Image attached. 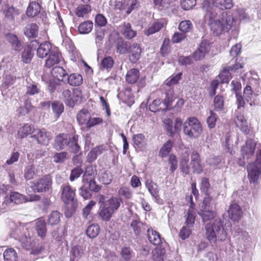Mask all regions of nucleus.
Masks as SVG:
<instances>
[{
    "instance_id": "1",
    "label": "nucleus",
    "mask_w": 261,
    "mask_h": 261,
    "mask_svg": "<svg viewBox=\"0 0 261 261\" xmlns=\"http://www.w3.org/2000/svg\"><path fill=\"white\" fill-rule=\"evenodd\" d=\"M233 6L232 0H204L202 10L205 12V19L208 21L211 31L216 35L229 30L238 31L237 20L230 15L223 13L218 18L220 10L230 9Z\"/></svg>"
},
{
    "instance_id": "2",
    "label": "nucleus",
    "mask_w": 261,
    "mask_h": 261,
    "mask_svg": "<svg viewBox=\"0 0 261 261\" xmlns=\"http://www.w3.org/2000/svg\"><path fill=\"white\" fill-rule=\"evenodd\" d=\"M206 236L211 243L215 244L217 241H224L227 237L220 219H216L213 223H208L205 225Z\"/></svg>"
},
{
    "instance_id": "3",
    "label": "nucleus",
    "mask_w": 261,
    "mask_h": 261,
    "mask_svg": "<svg viewBox=\"0 0 261 261\" xmlns=\"http://www.w3.org/2000/svg\"><path fill=\"white\" fill-rule=\"evenodd\" d=\"M202 132L201 124L195 117L189 118L183 123V132L190 138H198Z\"/></svg>"
},
{
    "instance_id": "4",
    "label": "nucleus",
    "mask_w": 261,
    "mask_h": 261,
    "mask_svg": "<svg viewBox=\"0 0 261 261\" xmlns=\"http://www.w3.org/2000/svg\"><path fill=\"white\" fill-rule=\"evenodd\" d=\"M256 153V162L250 163L247 166L248 176L251 182H255L261 173V145Z\"/></svg>"
},
{
    "instance_id": "5",
    "label": "nucleus",
    "mask_w": 261,
    "mask_h": 261,
    "mask_svg": "<svg viewBox=\"0 0 261 261\" xmlns=\"http://www.w3.org/2000/svg\"><path fill=\"white\" fill-rule=\"evenodd\" d=\"M172 94L173 91L169 90L166 93V98L164 99L163 103L161 102L160 99L154 100L149 106V110L155 113L161 110L165 111L168 109L171 106L172 102L173 100Z\"/></svg>"
},
{
    "instance_id": "6",
    "label": "nucleus",
    "mask_w": 261,
    "mask_h": 261,
    "mask_svg": "<svg viewBox=\"0 0 261 261\" xmlns=\"http://www.w3.org/2000/svg\"><path fill=\"white\" fill-rule=\"evenodd\" d=\"M52 178L50 175L31 182V188L34 192L41 193L49 190L51 188Z\"/></svg>"
},
{
    "instance_id": "7",
    "label": "nucleus",
    "mask_w": 261,
    "mask_h": 261,
    "mask_svg": "<svg viewBox=\"0 0 261 261\" xmlns=\"http://www.w3.org/2000/svg\"><path fill=\"white\" fill-rule=\"evenodd\" d=\"M210 49L209 43L206 41H202L199 45L197 50L193 53L192 56L195 61L203 59Z\"/></svg>"
},
{
    "instance_id": "8",
    "label": "nucleus",
    "mask_w": 261,
    "mask_h": 261,
    "mask_svg": "<svg viewBox=\"0 0 261 261\" xmlns=\"http://www.w3.org/2000/svg\"><path fill=\"white\" fill-rule=\"evenodd\" d=\"M31 137L36 140L38 144L43 145H47L50 140L46 132L39 128H33Z\"/></svg>"
},
{
    "instance_id": "9",
    "label": "nucleus",
    "mask_w": 261,
    "mask_h": 261,
    "mask_svg": "<svg viewBox=\"0 0 261 261\" xmlns=\"http://www.w3.org/2000/svg\"><path fill=\"white\" fill-rule=\"evenodd\" d=\"M48 58L45 61V67L51 68L59 63L61 60V55L57 49L54 48L50 53L47 56Z\"/></svg>"
},
{
    "instance_id": "10",
    "label": "nucleus",
    "mask_w": 261,
    "mask_h": 261,
    "mask_svg": "<svg viewBox=\"0 0 261 261\" xmlns=\"http://www.w3.org/2000/svg\"><path fill=\"white\" fill-rule=\"evenodd\" d=\"M35 43L38 44L39 42L37 40L32 41L29 45L24 48L21 53V60L24 63L28 64L32 61L34 56L33 47L34 46Z\"/></svg>"
},
{
    "instance_id": "11",
    "label": "nucleus",
    "mask_w": 261,
    "mask_h": 261,
    "mask_svg": "<svg viewBox=\"0 0 261 261\" xmlns=\"http://www.w3.org/2000/svg\"><path fill=\"white\" fill-rule=\"evenodd\" d=\"M75 191L69 185L62 186L61 199L65 203L71 202L74 197Z\"/></svg>"
},
{
    "instance_id": "12",
    "label": "nucleus",
    "mask_w": 261,
    "mask_h": 261,
    "mask_svg": "<svg viewBox=\"0 0 261 261\" xmlns=\"http://www.w3.org/2000/svg\"><path fill=\"white\" fill-rule=\"evenodd\" d=\"M145 186L155 201L158 203L162 204V200L159 194L158 186L150 179H147L146 181Z\"/></svg>"
},
{
    "instance_id": "13",
    "label": "nucleus",
    "mask_w": 261,
    "mask_h": 261,
    "mask_svg": "<svg viewBox=\"0 0 261 261\" xmlns=\"http://www.w3.org/2000/svg\"><path fill=\"white\" fill-rule=\"evenodd\" d=\"M15 80L16 77L15 76H13L10 73H8V72L5 73L3 83L0 87L3 95L5 96L7 94L9 87L14 84Z\"/></svg>"
},
{
    "instance_id": "14",
    "label": "nucleus",
    "mask_w": 261,
    "mask_h": 261,
    "mask_svg": "<svg viewBox=\"0 0 261 261\" xmlns=\"http://www.w3.org/2000/svg\"><path fill=\"white\" fill-rule=\"evenodd\" d=\"M20 229L16 228L10 234V237L15 239H18L21 243L22 246L25 249L29 250L32 247V239L28 238L26 236L19 237Z\"/></svg>"
},
{
    "instance_id": "15",
    "label": "nucleus",
    "mask_w": 261,
    "mask_h": 261,
    "mask_svg": "<svg viewBox=\"0 0 261 261\" xmlns=\"http://www.w3.org/2000/svg\"><path fill=\"white\" fill-rule=\"evenodd\" d=\"M129 59L131 62L136 63L140 58L142 49L140 45L138 43H134L129 46Z\"/></svg>"
},
{
    "instance_id": "16",
    "label": "nucleus",
    "mask_w": 261,
    "mask_h": 261,
    "mask_svg": "<svg viewBox=\"0 0 261 261\" xmlns=\"http://www.w3.org/2000/svg\"><path fill=\"white\" fill-rule=\"evenodd\" d=\"M228 213L230 219L234 222H238L242 216V211L240 206L236 203L230 204Z\"/></svg>"
},
{
    "instance_id": "17",
    "label": "nucleus",
    "mask_w": 261,
    "mask_h": 261,
    "mask_svg": "<svg viewBox=\"0 0 261 261\" xmlns=\"http://www.w3.org/2000/svg\"><path fill=\"white\" fill-rule=\"evenodd\" d=\"M69 140V135L65 134H60L56 137L54 148L57 150L63 149L67 146L68 141Z\"/></svg>"
},
{
    "instance_id": "18",
    "label": "nucleus",
    "mask_w": 261,
    "mask_h": 261,
    "mask_svg": "<svg viewBox=\"0 0 261 261\" xmlns=\"http://www.w3.org/2000/svg\"><path fill=\"white\" fill-rule=\"evenodd\" d=\"M256 145V144L251 139L246 141L245 145L241 149L242 154L244 158L249 159L253 154Z\"/></svg>"
},
{
    "instance_id": "19",
    "label": "nucleus",
    "mask_w": 261,
    "mask_h": 261,
    "mask_svg": "<svg viewBox=\"0 0 261 261\" xmlns=\"http://www.w3.org/2000/svg\"><path fill=\"white\" fill-rule=\"evenodd\" d=\"M53 50L51 44L45 41L41 43L37 50V55L39 58H44Z\"/></svg>"
},
{
    "instance_id": "20",
    "label": "nucleus",
    "mask_w": 261,
    "mask_h": 261,
    "mask_svg": "<svg viewBox=\"0 0 261 261\" xmlns=\"http://www.w3.org/2000/svg\"><path fill=\"white\" fill-rule=\"evenodd\" d=\"M235 123L237 127H239L240 130L245 134H248L249 128L248 126L247 119L241 113H238Z\"/></svg>"
},
{
    "instance_id": "21",
    "label": "nucleus",
    "mask_w": 261,
    "mask_h": 261,
    "mask_svg": "<svg viewBox=\"0 0 261 261\" xmlns=\"http://www.w3.org/2000/svg\"><path fill=\"white\" fill-rule=\"evenodd\" d=\"M85 248L81 246H74L70 251V261H77L84 255Z\"/></svg>"
},
{
    "instance_id": "22",
    "label": "nucleus",
    "mask_w": 261,
    "mask_h": 261,
    "mask_svg": "<svg viewBox=\"0 0 261 261\" xmlns=\"http://www.w3.org/2000/svg\"><path fill=\"white\" fill-rule=\"evenodd\" d=\"M122 202V199L117 197H112L105 202L104 204L112 211L115 212L119 208L121 203Z\"/></svg>"
},
{
    "instance_id": "23",
    "label": "nucleus",
    "mask_w": 261,
    "mask_h": 261,
    "mask_svg": "<svg viewBox=\"0 0 261 261\" xmlns=\"http://www.w3.org/2000/svg\"><path fill=\"white\" fill-rule=\"evenodd\" d=\"M36 230L37 234L41 238H44L46 234L47 228L46 223L42 218L36 220Z\"/></svg>"
},
{
    "instance_id": "24",
    "label": "nucleus",
    "mask_w": 261,
    "mask_h": 261,
    "mask_svg": "<svg viewBox=\"0 0 261 261\" xmlns=\"http://www.w3.org/2000/svg\"><path fill=\"white\" fill-rule=\"evenodd\" d=\"M7 40L11 44L13 49L15 50H20L22 46L18 37L14 34H8L6 36Z\"/></svg>"
},
{
    "instance_id": "25",
    "label": "nucleus",
    "mask_w": 261,
    "mask_h": 261,
    "mask_svg": "<svg viewBox=\"0 0 261 261\" xmlns=\"http://www.w3.org/2000/svg\"><path fill=\"white\" fill-rule=\"evenodd\" d=\"M38 33V27L37 24L32 23L28 24L24 30V35L28 38H35Z\"/></svg>"
},
{
    "instance_id": "26",
    "label": "nucleus",
    "mask_w": 261,
    "mask_h": 261,
    "mask_svg": "<svg viewBox=\"0 0 261 261\" xmlns=\"http://www.w3.org/2000/svg\"><path fill=\"white\" fill-rule=\"evenodd\" d=\"M91 115V113L87 109H82L77 115V121L80 124L86 126Z\"/></svg>"
},
{
    "instance_id": "27",
    "label": "nucleus",
    "mask_w": 261,
    "mask_h": 261,
    "mask_svg": "<svg viewBox=\"0 0 261 261\" xmlns=\"http://www.w3.org/2000/svg\"><path fill=\"white\" fill-rule=\"evenodd\" d=\"M189 158L188 154H184L181 157L179 162V167L181 172L186 175L190 173V168L189 165Z\"/></svg>"
},
{
    "instance_id": "28",
    "label": "nucleus",
    "mask_w": 261,
    "mask_h": 261,
    "mask_svg": "<svg viewBox=\"0 0 261 261\" xmlns=\"http://www.w3.org/2000/svg\"><path fill=\"white\" fill-rule=\"evenodd\" d=\"M115 48L117 53L125 54L128 51L129 46L126 41L121 38H118L115 41Z\"/></svg>"
},
{
    "instance_id": "29",
    "label": "nucleus",
    "mask_w": 261,
    "mask_h": 261,
    "mask_svg": "<svg viewBox=\"0 0 261 261\" xmlns=\"http://www.w3.org/2000/svg\"><path fill=\"white\" fill-rule=\"evenodd\" d=\"M122 34L127 39H132L136 36V32L133 30L129 23H123L120 26Z\"/></svg>"
},
{
    "instance_id": "30",
    "label": "nucleus",
    "mask_w": 261,
    "mask_h": 261,
    "mask_svg": "<svg viewBox=\"0 0 261 261\" xmlns=\"http://www.w3.org/2000/svg\"><path fill=\"white\" fill-rule=\"evenodd\" d=\"M147 237L149 242L154 245H158L161 243V238L159 233L152 229L147 230Z\"/></svg>"
},
{
    "instance_id": "31",
    "label": "nucleus",
    "mask_w": 261,
    "mask_h": 261,
    "mask_svg": "<svg viewBox=\"0 0 261 261\" xmlns=\"http://www.w3.org/2000/svg\"><path fill=\"white\" fill-rule=\"evenodd\" d=\"M50 72L52 76L58 80V81H63V78L67 75L66 70L60 66L54 67Z\"/></svg>"
},
{
    "instance_id": "32",
    "label": "nucleus",
    "mask_w": 261,
    "mask_h": 261,
    "mask_svg": "<svg viewBox=\"0 0 261 261\" xmlns=\"http://www.w3.org/2000/svg\"><path fill=\"white\" fill-rule=\"evenodd\" d=\"M40 9L41 7L39 3L32 2L28 6L26 13L28 16L33 17L39 13Z\"/></svg>"
},
{
    "instance_id": "33",
    "label": "nucleus",
    "mask_w": 261,
    "mask_h": 261,
    "mask_svg": "<svg viewBox=\"0 0 261 261\" xmlns=\"http://www.w3.org/2000/svg\"><path fill=\"white\" fill-rule=\"evenodd\" d=\"M198 214L203 222L213 219L216 217V213L211 209H200Z\"/></svg>"
},
{
    "instance_id": "34",
    "label": "nucleus",
    "mask_w": 261,
    "mask_h": 261,
    "mask_svg": "<svg viewBox=\"0 0 261 261\" xmlns=\"http://www.w3.org/2000/svg\"><path fill=\"white\" fill-rule=\"evenodd\" d=\"M67 83L72 86H79L83 83V77L80 74L72 73L68 76Z\"/></svg>"
},
{
    "instance_id": "35",
    "label": "nucleus",
    "mask_w": 261,
    "mask_h": 261,
    "mask_svg": "<svg viewBox=\"0 0 261 261\" xmlns=\"http://www.w3.org/2000/svg\"><path fill=\"white\" fill-rule=\"evenodd\" d=\"M91 11V6L89 5H81L75 10V13L77 17H84Z\"/></svg>"
},
{
    "instance_id": "36",
    "label": "nucleus",
    "mask_w": 261,
    "mask_h": 261,
    "mask_svg": "<svg viewBox=\"0 0 261 261\" xmlns=\"http://www.w3.org/2000/svg\"><path fill=\"white\" fill-rule=\"evenodd\" d=\"M139 71L133 68L127 71L125 78L126 81L129 84L135 83L139 77Z\"/></svg>"
},
{
    "instance_id": "37",
    "label": "nucleus",
    "mask_w": 261,
    "mask_h": 261,
    "mask_svg": "<svg viewBox=\"0 0 261 261\" xmlns=\"http://www.w3.org/2000/svg\"><path fill=\"white\" fill-rule=\"evenodd\" d=\"M40 92V88L34 82L27 83L25 86V95H34Z\"/></svg>"
},
{
    "instance_id": "38",
    "label": "nucleus",
    "mask_w": 261,
    "mask_h": 261,
    "mask_svg": "<svg viewBox=\"0 0 261 261\" xmlns=\"http://www.w3.org/2000/svg\"><path fill=\"white\" fill-rule=\"evenodd\" d=\"M37 175V170L34 165H29L24 170V178L29 180L33 179Z\"/></svg>"
},
{
    "instance_id": "39",
    "label": "nucleus",
    "mask_w": 261,
    "mask_h": 261,
    "mask_svg": "<svg viewBox=\"0 0 261 261\" xmlns=\"http://www.w3.org/2000/svg\"><path fill=\"white\" fill-rule=\"evenodd\" d=\"M10 200L15 204H20L26 202V197L17 192H13L10 195Z\"/></svg>"
},
{
    "instance_id": "40",
    "label": "nucleus",
    "mask_w": 261,
    "mask_h": 261,
    "mask_svg": "<svg viewBox=\"0 0 261 261\" xmlns=\"http://www.w3.org/2000/svg\"><path fill=\"white\" fill-rule=\"evenodd\" d=\"M62 214L57 211H54L48 216L47 222L51 226L57 225L60 222Z\"/></svg>"
},
{
    "instance_id": "41",
    "label": "nucleus",
    "mask_w": 261,
    "mask_h": 261,
    "mask_svg": "<svg viewBox=\"0 0 261 261\" xmlns=\"http://www.w3.org/2000/svg\"><path fill=\"white\" fill-rule=\"evenodd\" d=\"M71 152L76 153L79 152L80 146L77 144V136H70V140L68 141L67 146Z\"/></svg>"
},
{
    "instance_id": "42",
    "label": "nucleus",
    "mask_w": 261,
    "mask_h": 261,
    "mask_svg": "<svg viewBox=\"0 0 261 261\" xmlns=\"http://www.w3.org/2000/svg\"><path fill=\"white\" fill-rule=\"evenodd\" d=\"M173 142L170 140L165 143L160 150V156L162 158L166 157L171 151L173 147Z\"/></svg>"
},
{
    "instance_id": "43",
    "label": "nucleus",
    "mask_w": 261,
    "mask_h": 261,
    "mask_svg": "<svg viewBox=\"0 0 261 261\" xmlns=\"http://www.w3.org/2000/svg\"><path fill=\"white\" fill-rule=\"evenodd\" d=\"M62 95L65 103L69 107H73L74 100L72 97V92L69 89H65L62 92Z\"/></svg>"
},
{
    "instance_id": "44",
    "label": "nucleus",
    "mask_w": 261,
    "mask_h": 261,
    "mask_svg": "<svg viewBox=\"0 0 261 261\" xmlns=\"http://www.w3.org/2000/svg\"><path fill=\"white\" fill-rule=\"evenodd\" d=\"M5 261H16L17 253L13 248H9L6 250L3 253Z\"/></svg>"
},
{
    "instance_id": "45",
    "label": "nucleus",
    "mask_w": 261,
    "mask_h": 261,
    "mask_svg": "<svg viewBox=\"0 0 261 261\" xmlns=\"http://www.w3.org/2000/svg\"><path fill=\"white\" fill-rule=\"evenodd\" d=\"M92 28L93 22L88 20L81 23L79 26L78 30L80 34H85L89 33Z\"/></svg>"
},
{
    "instance_id": "46",
    "label": "nucleus",
    "mask_w": 261,
    "mask_h": 261,
    "mask_svg": "<svg viewBox=\"0 0 261 261\" xmlns=\"http://www.w3.org/2000/svg\"><path fill=\"white\" fill-rule=\"evenodd\" d=\"M140 6L138 0H126V13L129 14L133 11L138 10Z\"/></svg>"
},
{
    "instance_id": "47",
    "label": "nucleus",
    "mask_w": 261,
    "mask_h": 261,
    "mask_svg": "<svg viewBox=\"0 0 261 261\" xmlns=\"http://www.w3.org/2000/svg\"><path fill=\"white\" fill-rule=\"evenodd\" d=\"M165 250L160 247H156L152 251V259L154 261H163Z\"/></svg>"
},
{
    "instance_id": "48",
    "label": "nucleus",
    "mask_w": 261,
    "mask_h": 261,
    "mask_svg": "<svg viewBox=\"0 0 261 261\" xmlns=\"http://www.w3.org/2000/svg\"><path fill=\"white\" fill-rule=\"evenodd\" d=\"M114 213L104 204L99 213V216L103 221H109Z\"/></svg>"
},
{
    "instance_id": "49",
    "label": "nucleus",
    "mask_w": 261,
    "mask_h": 261,
    "mask_svg": "<svg viewBox=\"0 0 261 261\" xmlns=\"http://www.w3.org/2000/svg\"><path fill=\"white\" fill-rule=\"evenodd\" d=\"M214 107L215 111L221 112L224 109V97L220 95H217L214 98Z\"/></svg>"
},
{
    "instance_id": "50",
    "label": "nucleus",
    "mask_w": 261,
    "mask_h": 261,
    "mask_svg": "<svg viewBox=\"0 0 261 261\" xmlns=\"http://www.w3.org/2000/svg\"><path fill=\"white\" fill-rule=\"evenodd\" d=\"M163 27V22L162 21L154 22L148 30L145 31V34L149 36L160 31Z\"/></svg>"
},
{
    "instance_id": "51",
    "label": "nucleus",
    "mask_w": 261,
    "mask_h": 261,
    "mask_svg": "<svg viewBox=\"0 0 261 261\" xmlns=\"http://www.w3.org/2000/svg\"><path fill=\"white\" fill-rule=\"evenodd\" d=\"M51 108L56 118L60 116L64 109L63 105L58 101H54L51 103Z\"/></svg>"
},
{
    "instance_id": "52",
    "label": "nucleus",
    "mask_w": 261,
    "mask_h": 261,
    "mask_svg": "<svg viewBox=\"0 0 261 261\" xmlns=\"http://www.w3.org/2000/svg\"><path fill=\"white\" fill-rule=\"evenodd\" d=\"M145 136L142 134L134 135L133 137V142L135 146L139 148H142L144 147Z\"/></svg>"
},
{
    "instance_id": "53",
    "label": "nucleus",
    "mask_w": 261,
    "mask_h": 261,
    "mask_svg": "<svg viewBox=\"0 0 261 261\" xmlns=\"http://www.w3.org/2000/svg\"><path fill=\"white\" fill-rule=\"evenodd\" d=\"M19 15L18 10L13 7L8 8L5 12V17L10 21H14V19Z\"/></svg>"
},
{
    "instance_id": "54",
    "label": "nucleus",
    "mask_w": 261,
    "mask_h": 261,
    "mask_svg": "<svg viewBox=\"0 0 261 261\" xmlns=\"http://www.w3.org/2000/svg\"><path fill=\"white\" fill-rule=\"evenodd\" d=\"M95 175L96 173L93 170V167L91 165L88 166L83 175V181H88L90 179H94Z\"/></svg>"
},
{
    "instance_id": "55",
    "label": "nucleus",
    "mask_w": 261,
    "mask_h": 261,
    "mask_svg": "<svg viewBox=\"0 0 261 261\" xmlns=\"http://www.w3.org/2000/svg\"><path fill=\"white\" fill-rule=\"evenodd\" d=\"M33 129L31 125L28 124H25L22 127L20 128L18 131V136L20 138H23L26 137L29 134L32 135Z\"/></svg>"
},
{
    "instance_id": "56",
    "label": "nucleus",
    "mask_w": 261,
    "mask_h": 261,
    "mask_svg": "<svg viewBox=\"0 0 261 261\" xmlns=\"http://www.w3.org/2000/svg\"><path fill=\"white\" fill-rule=\"evenodd\" d=\"M193 24L190 20H185L181 21L178 25V29L186 34L192 30Z\"/></svg>"
},
{
    "instance_id": "57",
    "label": "nucleus",
    "mask_w": 261,
    "mask_h": 261,
    "mask_svg": "<svg viewBox=\"0 0 261 261\" xmlns=\"http://www.w3.org/2000/svg\"><path fill=\"white\" fill-rule=\"evenodd\" d=\"M248 86H250L252 90L254 91V94L258 95V94L261 92V87L260 86L259 82L255 79L251 78L249 79Z\"/></svg>"
},
{
    "instance_id": "58",
    "label": "nucleus",
    "mask_w": 261,
    "mask_h": 261,
    "mask_svg": "<svg viewBox=\"0 0 261 261\" xmlns=\"http://www.w3.org/2000/svg\"><path fill=\"white\" fill-rule=\"evenodd\" d=\"M99 231V227L97 224L90 225L87 229L86 233L88 237L91 238L96 237Z\"/></svg>"
},
{
    "instance_id": "59",
    "label": "nucleus",
    "mask_w": 261,
    "mask_h": 261,
    "mask_svg": "<svg viewBox=\"0 0 261 261\" xmlns=\"http://www.w3.org/2000/svg\"><path fill=\"white\" fill-rule=\"evenodd\" d=\"M68 154L66 152L57 153L53 156L54 162L57 163H63L68 158Z\"/></svg>"
},
{
    "instance_id": "60",
    "label": "nucleus",
    "mask_w": 261,
    "mask_h": 261,
    "mask_svg": "<svg viewBox=\"0 0 261 261\" xmlns=\"http://www.w3.org/2000/svg\"><path fill=\"white\" fill-rule=\"evenodd\" d=\"M103 120L100 117H94L91 115L90 119H89L88 122L86 125V127L90 128L94 126L102 124Z\"/></svg>"
},
{
    "instance_id": "61",
    "label": "nucleus",
    "mask_w": 261,
    "mask_h": 261,
    "mask_svg": "<svg viewBox=\"0 0 261 261\" xmlns=\"http://www.w3.org/2000/svg\"><path fill=\"white\" fill-rule=\"evenodd\" d=\"M230 68H224L223 71H222L219 75V76L221 79V83H228L229 81L230 80L231 77H230V74L229 73V70H230Z\"/></svg>"
},
{
    "instance_id": "62",
    "label": "nucleus",
    "mask_w": 261,
    "mask_h": 261,
    "mask_svg": "<svg viewBox=\"0 0 261 261\" xmlns=\"http://www.w3.org/2000/svg\"><path fill=\"white\" fill-rule=\"evenodd\" d=\"M196 4V0H181L180 5L184 10H189L193 8Z\"/></svg>"
},
{
    "instance_id": "63",
    "label": "nucleus",
    "mask_w": 261,
    "mask_h": 261,
    "mask_svg": "<svg viewBox=\"0 0 261 261\" xmlns=\"http://www.w3.org/2000/svg\"><path fill=\"white\" fill-rule=\"evenodd\" d=\"M168 163L170 165V170L172 172H174V171L177 168V161L176 156L173 154H170L169 155Z\"/></svg>"
},
{
    "instance_id": "64",
    "label": "nucleus",
    "mask_w": 261,
    "mask_h": 261,
    "mask_svg": "<svg viewBox=\"0 0 261 261\" xmlns=\"http://www.w3.org/2000/svg\"><path fill=\"white\" fill-rule=\"evenodd\" d=\"M114 65V60L111 57H107L103 58L100 64L101 67L105 69L111 68Z\"/></svg>"
}]
</instances>
